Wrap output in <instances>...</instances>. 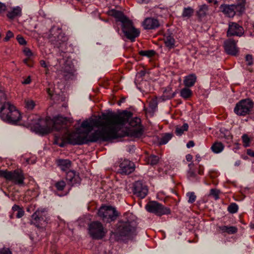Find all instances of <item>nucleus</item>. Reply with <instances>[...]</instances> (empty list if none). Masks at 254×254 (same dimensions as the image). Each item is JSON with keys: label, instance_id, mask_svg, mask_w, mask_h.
I'll list each match as a JSON object with an SVG mask.
<instances>
[{"label": "nucleus", "instance_id": "1", "mask_svg": "<svg viewBox=\"0 0 254 254\" xmlns=\"http://www.w3.org/2000/svg\"><path fill=\"white\" fill-rule=\"evenodd\" d=\"M132 113L130 111L124 110L123 112L115 114L112 111H109L107 113H102L101 116L98 119H90V121H84L81 124V127L87 128L88 132L91 131L93 127H98L97 130H105L104 134L110 133V138L106 141L102 142L111 141L114 139L125 136L126 132L121 134L119 132L117 125H125L132 116Z\"/></svg>", "mask_w": 254, "mask_h": 254}, {"label": "nucleus", "instance_id": "2", "mask_svg": "<svg viewBox=\"0 0 254 254\" xmlns=\"http://www.w3.org/2000/svg\"><path fill=\"white\" fill-rule=\"evenodd\" d=\"M67 120L65 118L58 116L54 118L52 121V127L47 126L46 127L39 126V130L43 134H47L51 130H55L64 132V139L66 140L67 143L75 145H82L88 144L90 142H96L98 141H106L110 138L109 133L104 134L105 130H95L90 135L87 134L82 136L77 132L69 133V131L66 125Z\"/></svg>", "mask_w": 254, "mask_h": 254}, {"label": "nucleus", "instance_id": "3", "mask_svg": "<svg viewBox=\"0 0 254 254\" xmlns=\"http://www.w3.org/2000/svg\"><path fill=\"white\" fill-rule=\"evenodd\" d=\"M137 226L135 216L126 212L116 224L115 231L111 232V236L117 242L131 240L137 235Z\"/></svg>", "mask_w": 254, "mask_h": 254}, {"label": "nucleus", "instance_id": "4", "mask_svg": "<svg viewBox=\"0 0 254 254\" xmlns=\"http://www.w3.org/2000/svg\"><path fill=\"white\" fill-rule=\"evenodd\" d=\"M0 118L7 123L15 125L21 120V115L14 106L7 102L0 108Z\"/></svg>", "mask_w": 254, "mask_h": 254}, {"label": "nucleus", "instance_id": "5", "mask_svg": "<svg viewBox=\"0 0 254 254\" xmlns=\"http://www.w3.org/2000/svg\"><path fill=\"white\" fill-rule=\"evenodd\" d=\"M48 39L49 42L54 47L60 48L66 44L68 38L63 33L62 29L59 27L53 26L49 31Z\"/></svg>", "mask_w": 254, "mask_h": 254}, {"label": "nucleus", "instance_id": "6", "mask_svg": "<svg viewBox=\"0 0 254 254\" xmlns=\"http://www.w3.org/2000/svg\"><path fill=\"white\" fill-rule=\"evenodd\" d=\"M119 214L115 208L111 206H102L98 211V215L106 223L115 221Z\"/></svg>", "mask_w": 254, "mask_h": 254}, {"label": "nucleus", "instance_id": "7", "mask_svg": "<svg viewBox=\"0 0 254 254\" xmlns=\"http://www.w3.org/2000/svg\"><path fill=\"white\" fill-rule=\"evenodd\" d=\"M47 211L45 209H37L31 216L30 223L40 229H43L48 219Z\"/></svg>", "mask_w": 254, "mask_h": 254}, {"label": "nucleus", "instance_id": "8", "mask_svg": "<svg viewBox=\"0 0 254 254\" xmlns=\"http://www.w3.org/2000/svg\"><path fill=\"white\" fill-rule=\"evenodd\" d=\"M254 107V102L250 98L242 99L236 104L234 111L238 116H246L250 114Z\"/></svg>", "mask_w": 254, "mask_h": 254}, {"label": "nucleus", "instance_id": "9", "mask_svg": "<svg viewBox=\"0 0 254 254\" xmlns=\"http://www.w3.org/2000/svg\"><path fill=\"white\" fill-rule=\"evenodd\" d=\"M145 208L147 211L159 216L171 213V210L169 207H165L155 201H149L146 205Z\"/></svg>", "mask_w": 254, "mask_h": 254}, {"label": "nucleus", "instance_id": "10", "mask_svg": "<svg viewBox=\"0 0 254 254\" xmlns=\"http://www.w3.org/2000/svg\"><path fill=\"white\" fill-rule=\"evenodd\" d=\"M89 234L94 240H101L103 238L106 233V231L102 224L98 221L92 222L89 225Z\"/></svg>", "mask_w": 254, "mask_h": 254}, {"label": "nucleus", "instance_id": "11", "mask_svg": "<svg viewBox=\"0 0 254 254\" xmlns=\"http://www.w3.org/2000/svg\"><path fill=\"white\" fill-rule=\"evenodd\" d=\"M122 29L126 38L131 42L134 41L140 33L139 31L133 25L132 21L129 19L122 24Z\"/></svg>", "mask_w": 254, "mask_h": 254}, {"label": "nucleus", "instance_id": "12", "mask_svg": "<svg viewBox=\"0 0 254 254\" xmlns=\"http://www.w3.org/2000/svg\"><path fill=\"white\" fill-rule=\"evenodd\" d=\"M132 192L136 197L143 199L148 194V187L142 181H135L133 184Z\"/></svg>", "mask_w": 254, "mask_h": 254}, {"label": "nucleus", "instance_id": "13", "mask_svg": "<svg viewBox=\"0 0 254 254\" xmlns=\"http://www.w3.org/2000/svg\"><path fill=\"white\" fill-rule=\"evenodd\" d=\"M244 34V29L243 27L234 22L229 23V27L227 31V36L231 37L232 36L241 37Z\"/></svg>", "mask_w": 254, "mask_h": 254}, {"label": "nucleus", "instance_id": "14", "mask_svg": "<svg viewBox=\"0 0 254 254\" xmlns=\"http://www.w3.org/2000/svg\"><path fill=\"white\" fill-rule=\"evenodd\" d=\"M237 41L229 38L224 41V47L227 54L232 56H237L239 53V48L237 47Z\"/></svg>", "mask_w": 254, "mask_h": 254}, {"label": "nucleus", "instance_id": "15", "mask_svg": "<svg viewBox=\"0 0 254 254\" xmlns=\"http://www.w3.org/2000/svg\"><path fill=\"white\" fill-rule=\"evenodd\" d=\"M120 169L117 173L120 174L125 173L127 175H129L133 173L135 170L134 164L128 160H124L120 164Z\"/></svg>", "mask_w": 254, "mask_h": 254}, {"label": "nucleus", "instance_id": "16", "mask_svg": "<svg viewBox=\"0 0 254 254\" xmlns=\"http://www.w3.org/2000/svg\"><path fill=\"white\" fill-rule=\"evenodd\" d=\"M143 26L145 29H155L160 26V23L156 18L148 17L143 21Z\"/></svg>", "mask_w": 254, "mask_h": 254}, {"label": "nucleus", "instance_id": "17", "mask_svg": "<svg viewBox=\"0 0 254 254\" xmlns=\"http://www.w3.org/2000/svg\"><path fill=\"white\" fill-rule=\"evenodd\" d=\"M7 181L10 182L14 185L19 186L26 185L24 182L25 178L24 176H2Z\"/></svg>", "mask_w": 254, "mask_h": 254}, {"label": "nucleus", "instance_id": "18", "mask_svg": "<svg viewBox=\"0 0 254 254\" xmlns=\"http://www.w3.org/2000/svg\"><path fill=\"white\" fill-rule=\"evenodd\" d=\"M108 14L115 17L117 21L121 22L122 24L128 19V18L124 15L123 12L115 9L110 10L108 11Z\"/></svg>", "mask_w": 254, "mask_h": 254}, {"label": "nucleus", "instance_id": "19", "mask_svg": "<svg viewBox=\"0 0 254 254\" xmlns=\"http://www.w3.org/2000/svg\"><path fill=\"white\" fill-rule=\"evenodd\" d=\"M22 15V9L19 6H16L10 8L7 11L6 16L10 20L16 17H20Z\"/></svg>", "mask_w": 254, "mask_h": 254}, {"label": "nucleus", "instance_id": "20", "mask_svg": "<svg viewBox=\"0 0 254 254\" xmlns=\"http://www.w3.org/2000/svg\"><path fill=\"white\" fill-rule=\"evenodd\" d=\"M58 163L61 169L65 173L67 174L69 171H71L70 167L71 162L70 160L67 159H60L58 161ZM71 172L75 174V171H71Z\"/></svg>", "mask_w": 254, "mask_h": 254}, {"label": "nucleus", "instance_id": "21", "mask_svg": "<svg viewBox=\"0 0 254 254\" xmlns=\"http://www.w3.org/2000/svg\"><path fill=\"white\" fill-rule=\"evenodd\" d=\"M220 8L222 12L228 17H233L236 15L234 6L232 4H223L221 5Z\"/></svg>", "mask_w": 254, "mask_h": 254}, {"label": "nucleus", "instance_id": "22", "mask_svg": "<svg viewBox=\"0 0 254 254\" xmlns=\"http://www.w3.org/2000/svg\"><path fill=\"white\" fill-rule=\"evenodd\" d=\"M74 69L71 66L64 64L61 71V74L64 77L65 80L69 79L72 75H73Z\"/></svg>", "mask_w": 254, "mask_h": 254}, {"label": "nucleus", "instance_id": "23", "mask_svg": "<svg viewBox=\"0 0 254 254\" xmlns=\"http://www.w3.org/2000/svg\"><path fill=\"white\" fill-rule=\"evenodd\" d=\"M245 4L246 0H239L236 3L232 4L236 14L241 15L245 11Z\"/></svg>", "mask_w": 254, "mask_h": 254}, {"label": "nucleus", "instance_id": "24", "mask_svg": "<svg viewBox=\"0 0 254 254\" xmlns=\"http://www.w3.org/2000/svg\"><path fill=\"white\" fill-rule=\"evenodd\" d=\"M208 8L206 4H202L199 6V9L196 12V15L200 20H202L208 13Z\"/></svg>", "mask_w": 254, "mask_h": 254}, {"label": "nucleus", "instance_id": "25", "mask_svg": "<svg viewBox=\"0 0 254 254\" xmlns=\"http://www.w3.org/2000/svg\"><path fill=\"white\" fill-rule=\"evenodd\" d=\"M172 88L170 86L167 87L163 91V94L160 99L162 101L171 99L173 98L176 94V92H172Z\"/></svg>", "mask_w": 254, "mask_h": 254}, {"label": "nucleus", "instance_id": "26", "mask_svg": "<svg viewBox=\"0 0 254 254\" xmlns=\"http://www.w3.org/2000/svg\"><path fill=\"white\" fill-rule=\"evenodd\" d=\"M196 80V76L194 74H191L187 76L184 80V85L187 87L194 85Z\"/></svg>", "mask_w": 254, "mask_h": 254}, {"label": "nucleus", "instance_id": "27", "mask_svg": "<svg viewBox=\"0 0 254 254\" xmlns=\"http://www.w3.org/2000/svg\"><path fill=\"white\" fill-rule=\"evenodd\" d=\"M164 42L166 47L169 49L174 47L175 40L172 34H167L165 36Z\"/></svg>", "mask_w": 254, "mask_h": 254}, {"label": "nucleus", "instance_id": "28", "mask_svg": "<svg viewBox=\"0 0 254 254\" xmlns=\"http://www.w3.org/2000/svg\"><path fill=\"white\" fill-rule=\"evenodd\" d=\"M222 232H226L229 234H234L237 232L238 229L235 226H221L219 227Z\"/></svg>", "mask_w": 254, "mask_h": 254}, {"label": "nucleus", "instance_id": "29", "mask_svg": "<svg viewBox=\"0 0 254 254\" xmlns=\"http://www.w3.org/2000/svg\"><path fill=\"white\" fill-rule=\"evenodd\" d=\"M213 152L215 153H219L224 149V145L221 142H215L211 147Z\"/></svg>", "mask_w": 254, "mask_h": 254}, {"label": "nucleus", "instance_id": "30", "mask_svg": "<svg viewBox=\"0 0 254 254\" xmlns=\"http://www.w3.org/2000/svg\"><path fill=\"white\" fill-rule=\"evenodd\" d=\"M173 137V134L170 133H166L159 139L158 143L159 145L166 144Z\"/></svg>", "mask_w": 254, "mask_h": 254}, {"label": "nucleus", "instance_id": "31", "mask_svg": "<svg viewBox=\"0 0 254 254\" xmlns=\"http://www.w3.org/2000/svg\"><path fill=\"white\" fill-rule=\"evenodd\" d=\"M189 128V125L187 123H185L184 125L181 126H177L176 127L175 133L177 135L181 136L182 135L184 131L188 130Z\"/></svg>", "mask_w": 254, "mask_h": 254}, {"label": "nucleus", "instance_id": "32", "mask_svg": "<svg viewBox=\"0 0 254 254\" xmlns=\"http://www.w3.org/2000/svg\"><path fill=\"white\" fill-rule=\"evenodd\" d=\"M194 13V9L189 6L188 7H185L183 10L182 13V16L183 17H190Z\"/></svg>", "mask_w": 254, "mask_h": 254}, {"label": "nucleus", "instance_id": "33", "mask_svg": "<svg viewBox=\"0 0 254 254\" xmlns=\"http://www.w3.org/2000/svg\"><path fill=\"white\" fill-rule=\"evenodd\" d=\"M23 171L21 169L15 170L13 172L7 170H0V175H23Z\"/></svg>", "mask_w": 254, "mask_h": 254}, {"label": "nucleus", "instance_id": "34", "mask_svg": "<svg viewBox=\"0 0 254 254\" xmlns=\"http://www.w3.org/2000/svg\"><path fill=\"white\" fill-rule=\"evenodd\" d=\"M180 94L181 97L183 98L188 99L191 96L192 92L191 90L188 88H184L181 90Z\"/></svg>", "mask_w": 254, "mask_h": 254}, {"label": "nucleus", "instance_id": "35", "mask_svg": "<svg viewBox=\"0 0 254 254\" xmlns=\"http://www.w3.org/2000/svg\"><path fill=\"white\" fill-rule=\"evenodd\" d=\"M25 107L29 110H32L35 106V103L34 101L30 99H25L24 101Z\"/></svg>", "mask_w": 254, "mask_h": 254}, {"label": "nucleus", "instance_id": "36", "mask_svg": "<svg viewBox=\"0 0 254 254\" xmlns=\"http://www.w3.org/2000/svg\"><path fill=\"white\" fill-rule=\"evenodd\" d=\"M141 120L137 117L134 118L129 122V125L131 127H137L140 126Z\"/></svg>", "mask_w": 254, "mask_h": 254}, {"label": "nucleus", "instance_id": "37", "mask_svg": "<svg viewBox=\"0 0 254 254\" xmlns=\"http://www.w3.org/2000/svg\"><path fill=\"white\" fill-rule=\"evenodd\" d=\"M242 139L243 143V145L245 147H247L250 146V142L252 140L247 134H244L242 136Z\"/></svg>", "mask_w": 254, "mask_h": 254}, {"label": "nucleus", "instance_id": "38", "mask_svg": "<svg viewBox=\"0 0 254 254\" xmlns=\"http://www.w3.org/2000/svg\"><path fill=\"white\" fill-rule=\"evenodd\" d=\"M159 160V157L158 156L152 155L148 158V163L151 165H156Z\"/></svg>", "mask_w": 254, "mask_h": 254}, {"label": "nucleus", "instance_id": "39", "mask_svg": "<svg viewBox=\"0 0 254 254\" xmlns=\"http://www.w3.org/2000/svg\"><path fill=\"white\" fill-rule=\"evenodd\" d=\"M139 54L142 56H146L150 58L155 55V52L154 50L140 51Z\"/></svg>", "mask_w": 254, "mask_h": 254}, {"label": "nucleus", "instance_id": "40", "mask_svg": "<svg viewBox=\"0 0 254 254\" xmlns=\"http://www.w3.org/2000/svg\"><path fill=\"white\" fill-rule=\"evenodd\" d=\"M238 206L236 203H231L228 207V211L230 213H235L238 211Z\"/></svg>", "mask_w": 254, "mask_h": 254}, {"label": "nucleus", "instance_id": "41", "mask_svg": "<svg viewBox=\"0 0 254 254\" xmlns=\"http://www.w3.org/2000/svg\"><path fill=\"white\" fill-rule=\"evenodd\" d=\"M67 180H69L71 185L73 186L74 184H76L77 182L80 181L79 176H66Z\"/></svg>", "mask_w": 254, "mask_h": 254}, {"label": "nucleus", "instance_id": "42", "mask_svg": "<svg viewBox=\"0 0 254 254\" xmlns=\"http://www.w3.org/2000/svg\"><path fill=\"white\" fill-rule=\"evenodd\" d=\"M158 102L156 99H151L149 103V107L153 113L155 111L157 108Z\"/></svg>", "mask_w": 254, "mask_h": 254}, {"label": "nucleus", "instance_id": "43", "mask_svg": "<svg viewBox=\"0 0 254 254\" xmlns=\"http://www.w3.org/2000/svg\"><path fill=\"white\" fill-rule=\"evenodd\" d=\"M65 183L64 181H60L56 182L55 184V186L57 190L59 191H62L64 190L65 187Z\"/></svg>", "mask_w": 254, "mask_h": 254}, {"label": "nucleus", "instance_id": "44", "mask_svg": "<svg viewBox=\"0 0 254 254\" xmlns=\"http://www.w3.org/2000/svg\"><path fill=\"white\" fill-rule=\"evenodd\" d=\"M220 193V191L216 189H212L210 190V193L209 195L212 196L214 197L215 200L219 199V194Z\"/></svg>", "mask_w": 254, "mask_h": 254}, {"label": "nucleus", "instance_id": "45", "mask_svg": "<svg viewBox=\"0 0 254 254\" xmlns=\"http://www.w3.org/2000/svg\"><path fill=\"white\" fill-rule=\"evenodd\" d=\"M187 196L189 197L188 202L190 203H193L196 199V195L193 192H189L187 193Z\"/></svg>", "mask_w": 254, "mask_h": 254}, {"label": "nucleus", "instance_id": "46", "mask_svg": "<svg viewBox=\"0 0 254 254\" xmlns=\"http://www.w3.org/2000/svg\"><path fill=\"white\" fill-rule=\"evenodd\" d=\"M6 97L4 92L2 90H0V103L3 105L4 103H7L6 102Z\"/></svg>", "mask_w": 254, "mask_h": 254}, {"label": "nucleus", "instance_id": "47", "mask_svg": "<svg viewBox=\"0 0 254 254\" xmlns=\"http://www.w3.org/2000/svg\"><path fill=\"white\" fill-rule=\"evenodd\" d=\"M246 61L248 65H251L253 64V58L251 55H247L245 57Z\"/></svg>", "mask_w": 254, "mask_h": 254}, {"label": "nucleus", "instance_id": "48", "mask_svg": "<svg viewBox=\"0 0 254 254\" xmlns=\"http://www.w3.org/2000/svg\"><path fill=\"white\" fill-rule=\"evenodd\" d=\"M16 40H17V41L19 43V44H20L21 45H25L27 43L26 41L24 39V38L20 35H18L17 36Z\"/></svg>", "mask_w": 254, "mask_h": 254}, {"label": "nucleus", "instance_id": "49", "mask_svg": "<svg viewBox=\"0 0 254 254\" xmlns=\"http://www.w3.org/2000/svg\"><path fill=\"white\" fill-rule=\"evenodd\" d=\"M142 134V129L140 128L133 130L132 135L134 136H139Z\"/></svg>", "mask_w": 254, "mask_h": 254}, {"label": "nucleus", "instance_id": "50", "mask_svg": "<svg viewBox=\"0 0 254 254\" xmlns=\"http://www.w3.org/2000/svg\"><path fill=\"white\" fill-rule=\"evenodd\" d=\"M24 54L28 57H30L32 56V53L31 50L28 48H25L23 50Z\"/></svg>", "mask_w": 254, "mask_h": 254}, {"label": "nucleus", "instance_id": "51", "mask_svg": "<svg viewBox=\"0 0 254 254\" xmlns=\"http://www.w3.org/2000/svg\"><path fill=\"white\" fill-rule=\"evenodd\" d=\"M24 214V211L22 208L18 210L16 213V216L17 218H21Z\"/></svg>", "mask_w": 254, "mask_h": 254}, {"label": "nucleus", "instance_id": "52", "mask_svg": "<svg viewBox=\"0 0 254 254\" xmlns=\"http://www.w3.org/2000/svg\"><path fill=\"white\" fill-rule=\"evenodd\" d=\"M13 37V33L10 31H8L6 33V35L4 39V40L5 41H8L10 38Z\"/></svg>", "mask_w": 254, "mask_h": 254}, {"label": "nucleus", "instance_id": "53", "mask_svg": "<svg viewBox=\"0 0 254 254\" xmlns=\"http://www.w3.org/2000/svg\"><path fill=\"white\" fill-rule=\"evenodd\" d=\"M64 135V132H62V131H61V137H62V142L59 144V146L60 147L64 146L65 143H67L66 140H64V137H63Z\"/></svg>", "mask_w": 254, "mask_h": 254}, {"label": "nucleus", "instance_id": "54", "mask_svg": "<svg viewBox=\"0 0 254 254\" xmlns=\"http://www.w3.org/2000/svg\"><path fill=\"white\" fill-rule=\"evenodd\" d=\"M23 62L24 63V64H25L28 66H29V67H32V65H33L32 64V63L30 60V59L29 58H27V59H24L23 60Z\"/></svg>", "mask_w": 254, "mask_h": 254}, {"label": "nucleus", "instance_id": "55", "mask_svg": "<svg viewBox=\"0 0 254 254\" xmlns=\"http://www.w3.org/2000/svg\"><path fill=\"white\" fill-rule=\"evenodd\" d=\"M6 9V6L3 3L0 2V12L5 11Z\"/></svg>", "mask_w": 254, "mask_h": 254}, {"label": "nucleus", "instance_id": "56", "mask_svg": "<svg viewBox=\"0 0 254 254\" xmlns=\"http://www.w3.org/2000/svg\"><path fill=\"white\" fill-rule=\"evenodd\" d=\"M0 254H12V253L8 249H3L0 251Z\"/></svg>", "mask_w": 254, "mask_h": 254}, {"label": "nucleus", "instance_id": "57", "mask_svg": "<svg viewBox=\"0 0 254 254\" xmlns=\"http://www.w3.org/2000/svg\"><path fill=\"white\" fill-rule=\"evenodd\" d=\"M31 81V77L29 76L26 79H25L24 81H22V83L24 84H29Z\"/></svg>", "mask_w": 254, "mask_h": 254}, {"label": "nucleus", "instance_id": "58", "mask_svg": "<svg viewBox=\"0 0 254 254\" xmlns=\"http://www.w3.org/2000/svg\"><path fill=\"white\" fill-rule=\"evenodd\" d=\"M21 207H20L19 205L14 204L12 207V210H13V212H17L18 210H19Z\"/></svg>", "mask_w": 254, "mask_h": 254}, {"label": "nucleus", "instance_id": "59", "mask_svg": "<svg viewBox=\"0 0 254 254\" xmlns=\"http://www.w3.org/2000/svg\"><path fill=\"white\" fill-rule=\"evenodd\" d=\"M247 154L251 157H254V151L251 149H248L247 150Z\"/></svg>", "mask_w": 254, "mask_h": 254}, {"label": "nucleus", "instance_id": "60", "mask_svg": "<svg viewBox=\"0 0 254 254\" xmlns=\"http://www.w3.org/2000/svg\"><path fill=\"white\" fill-rule=\"evenodd\" d=\"M194 146V143L193 141H192V140L189 141L188 142V143L187 144V146L188 148H190V147H193Z\"/></svg>", "mask_w": 254, "mask_h": 254}, {"label": "nucleus", "instance_id": "61", "mask_svg": "<svg viewBox=\"0 0 254 254\" xmlns=\"http://www.w3.org/2000/svg\"><path fill=\"white\" fill-rule=\"evenodd\" d=\"M192 156L191 155L188 154L186 155V160L190 162L192 160Z\"/></svg>", "mask_w": 254, "mask_h": 254}, {"label": "nucleus", "instance_id": "62", "mask_svg": "<svg viewBox=\"0 0 254 254\" xmlns=\"http://www.w3.org/2000/svg\"><path fill=\"white\" fill-rule=\"evenodd\" d=\"M40 64H41V65L43 67H47V64H46V62L44 61H40Z\"/></svg>", "mask_w": 254, "mask_h": 254}, {"label": "nucleus", "instance_id": "63", "mask_svg": "<svg viewBox=\"0 0 254 254\" xmlns=\"http://www.w3.org/2000/svg\"><path fill=\"white\" fill-rule=\"evenodd\" d=\"M208 2L209 3H212L213 2L214 4H217L218 3V1L216 0H207Z\"/></svg>", "mask_w": 254, "mask_h": 254}, {"label": "nucleus", "instance_id": "64", "mask_svg": "<svg viewBox=\"0 0 254 254\" xmlns=\"http://www.w3.org/2000/svg\"><path fill=\"white\" fill-rule=\"evenodd\" d=\"M198 173L199 174H203V169H201L200 168L199 169Z\"/></svg>", "mask_w": 254, "mask_h": 254}]
</instances>
